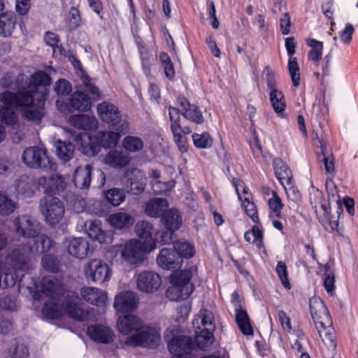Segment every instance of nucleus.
Here are the masks:
<instances>
[{"instance_id":"f257e3e1","label":"nucleus","mask_w":358,"mask_h":358,"mask_svg":"<svg viewBox=\"0 0 358 358\" xmlns=\"http://www.w3.org/2000/svg\"><path fill=\"white\" fill-rule=\"evenodd\" d=\"M63 289L60 282L52 275L45 276L38 284H34V290L31 291L34 299H41L43 296L49 297L42 309L44 320L57 319L64 314L79 321L89 320L90 313L81 308L78 296L73 292L63 294Z\"/></svg>"},{"instance_id":"f03ea898","label":"nucleus","mask_w":358,"mask_h":358,"mask_svg":"<svg viewBox=\"0 0 358 358\" xmlns=\"http://www.w3.org/2000/svg\"><path fill=\"white\" fill-rule=\"evenodd\" d=\"M3 106L0 108V122L14 125L17 122L15 109L19 108L26 119L34 121L41 120L44 115L45 96L36 92L32 96H24L19 93L6 91L0 94Z\"/></svg>"},{"instance_id":"7ed1b4c3","label":"nucleus","mask_w":358,"mask_h":358,"mask_svg":"<svg viewBox=\"0 0 358 358\" xmlns=\"http://www.w3.org/2000/svg\"><path fill=\"white\" fill-rule=\"evenodd\" d=\"M38 185L43 189L45 194L40 201V212L48 224H58L63 218L65 210L63 203L55 195L64 191L66 185L65 178L58 174L48 178L43 176L38 178Z\"/></svg>"},{"instance_id":"20e7f679","label":"nucleus","mask_w":358,"mask_h":358,"mask_svg":"<svg viewBox=\"0 0 358 358\" xmlns=\"http://www.w3.org/2000/svg\"><path fill=\"white\" fill-rule=\"evenodd\" d=\"M117 327L122 334H131L124 341L128 346L155 348L160 341V329L156 325L143 326V320L134 315L120 316Z\"/></svg>"},{"instance_id":"39448f33","label":"nucleus","mask_w":358,"mask_h":358,"mask_svg":"<svg viewBox=\"0 0 358 358\" xmlns=\"http://www.w3.org/2000/svg\"><path fill=\"white\" fill-rule=\"evenodd\" d=\"M194 341L185 336L177 334V328H168L164 334V338L168 343V348L172 354L171 358H194L190 351L196 348L206 350L213 343L214 330L195 329Z\"/></svg>"},{"instance_id":"423d86ee","label":"nucleus","mask_w":358,"mask_h":358,"mask_svg":"<svg viewBox=\"0 0 358 358\" xmlns=\"http://www.w3.org/2000/svg\"><path fill=\"white\" fill-rule=\"evenodd\" d=\"M52 245V240L47 236H36L29 240L26 245L19 246L10 254L9 259L20 271H28L31 266V259L36 255L49 250Z\"/></svg>"},{"instance_id":"0eeeda50","label":"nucleus","mask_w":358,"mask_h":358,"mask_svg":"<svg viewBox=\"0 0 358 358\" xmlns=\"http://www.w3.org/2000/svg\"><path fill=\"white\" fill-rule=\"evenodd\" d=\"M115 131H99L95 136H91L87 133H82L71 138L79 145L80 150L87 156L97 155L101 146L111 148L115 146L120 138V134Z\"/></svg>"},{"instance_id":"6e6552de","label":"nucleus","mask_w":358,"mask_h":358,"mask_svg":"<svg viewBox=\"0 0 358 358\" xmlns=\"http://www.w3.org/2000/svg\"><path fill=\"white\" fill-rule=\"evenodd\" d=\"M196 272L197 268L194 266L174 272L170 277L173 286L167 290V297L171 301L187 299L194 291L190 280Z\"/></svg>"},{"instance_id":"1a4fd4ad","label":"nucleus","mask_w":358,"mask_h":358,"mask_svg":"<svg viewBox=\"0 0 358 358\" xmlns=\"http://www.w3.org/2000/svg\"><path fill=\"white\" fill-rule=\"evenodd\" d=\"M156 243L152 241H141L138 239H130L124 243L114 245L113 252H120L121 257L131 264L141 262L145 255L154 250Z\"/></svg>"},{"instance_id":"9d476101","label":"nucleus","mask_w":358,"mask_h":358,"mask_svg":"<svg viewBox=\"0 0 358 358\" xmlns=\"http://www.w3.org/2000/svg\"><path fill=\"white\" fill-rule=\"evenodd\" d=\"M310 311L315 328L322 340L325 338L333 341L332 322L327 307L323 301L318 297L310 299Z\"/></svg>"},{"instance_id":"9b49d317","label":"nucleus","mask_w":358,"mask_h":358,"mask_svg":"<svg viewBox=\"0 0 358 358\" xmlns=\"http://www.w3.org/2000/svg\"><path fill=\"white\" fill-rule=\"evenodd\" d=\"M266 77V86L268 90V96L273 110L279 117H283L286 109V101L282 91L277 88L275 76L269 68L264 71Z\"/></svg>"},{"instance_id":"f8f14e48","label":"nucleus","mask_w":358,"mask_h":358,"mask_svg":"<svg viewBox=\"0 0 358 358\" xmlns=\"http://www.w3.org/2000/svg\"><path fill=\"white\" fill-rule=\"evenodd\" d=\"M97 113L101 120L110 126H115L120 132H126L129 123L122 119L117 107L108 101H103L97 106Z\"/></svg>"},{"instance_id":"ddd939ff","label":"nucleus","mask_w":358,"mask_h":358,"mask_svg":"<svg viewBox=\"0 0 358 358\" xmlns=\"http://www.w3.org/2000/svg\"><path fill=\"white\" fill-rule=\"evenodd\" d=\"M83 271L87 280L99 284L109 281L112 275L108 264L99 259L89 261L85 265Z\"/></svg>"},{"instance_id":"4468645a","label":"nucleus","mask_w":358,"mask_h":358,"mask_svg":"<svg viewBox=\"0 0 358 358\" xmlns=\"http://www.w3.org/2000/svg\"><path fill=\"white\" fill-rule=\"evenodd\" d=\"M22 161L27 166L33 169H52L53 166L46 150L38 146L27 148L22 152Z\"/></svg>"},{"instance_id":"2eb2a0df","label":"nucleus","mask_w":358,"mask_h":358,"mask_svg":"<svg viewBox=\"0 0 358 358\" xmlns=\"http://www.w3.org/2000/svg\"><path fill=\"white\" fill-rule=\"evenodd\" d=\"M15 232L17 236L33 240L40 234L41 226L33 217L27 215L17 216L13 220Z\"/></svg>"},{"instance_id":"dca6fc26","label":"nucleus","mask_w":358,"mask_h":358,"mask_svg":"<svg viewBox=\"0 0 358 358\" xmlns=\"http://www.w3.org/2000/svg\"><path fill=\"white\" fill-rule=\"evenodd\" d=\"M162 222L167 231L162 236L161 242L162 244H169L173 239L174 231L178 230L182 225V217L177 209L171 208L162 217Z\"/></svg>"},{"instance_id":"f3484780","label":"nucleus","mask_w":358,"mask_h":358,"mask_svg":"<svg viewBox=\"0 0 358 358\" xmlns=\"http://www.w3.org/2000/svg\"><path fill=\"white\" fill-rule=\"evenodd\" d=\"M169 113L171 121V129L174 141L181 153L187 152L189 145L187 138L182 134V127L180 124V113L178 108L172 106L169 108Z\"/></svg>"},{"instance_id":"a211bd4d","label":"nucleus","mask_w":358,"mask_h":358,"mask_svg":"<svg viewBox=\"0 0 358 358\" xmlns=\"http://www.w3.org/2000/svg\"><path fill=\"white\" fill-rule=\"evenodd\" d=\"M162 283L161 277L154 271H142L136 277L137 289L143 293L156 292L160 287Z\"/></svg>"},{"instance_id":"6ab92c4d","label":"nucleus","mask_w":358,"mask_h":358,"mask_svg":"<svg viewBox=\"0 0 358 358\" xmlns=\"http://www.w3.org/2000/svg\"><path fill=\"white\" fill-rule=\"evenodd\" d=\"M138 302L139 299L136 293L131 291H123L115 296L113 307L117 313H127L135 310L138 307Z\"/></svg>"},{"instance_id":"aec40b11","label":"nucleus","mask_w":358,"mask_h":358,"mask_svg":"<svg viewBox=\"0 0 358 358\" xmlns=\"http://www.w3.org/2000/svg\"><path fill=\"white\" fill-rule=\"evenodd\" d=\"M50 82L51 78L49 74L44 71H38L31 76L27 89H22L18 93L23 94L24 96H32L36 92L43 93L45 101L47 94L45 88H42L41 90L40 87L49 85Z\"/></svg>"},{"instance_id":"412c9836","label":"nucleus","mask_w":358,"mask_h":358,"mask_svg":"<svg viewBox=\"0 0 358 358\" xmlns=\"http://www.w3.org/2000/svg\"><path fill=\"white\" fill-rule=\"evenodd\" d=\"M285 48L287 50L288 59V71L291 76L292 82L294 87H298L300 85L301 75L299 64L296 58L294 57L296 52V43L294 37H287L285 38Z\"/></svg>"},{"instance_id":"4be33fe9","label":"nucleus","mask_w":358,"mask_h":358,"mask_svg":"<svg viewBox=\"0 0 358 358\" xmlns=\"http://www.w3.org/2000/svg\"><path fill=\"white\" fill-rule=\"evenodd\" d=\"M9 257L10 255L6 257L3 268L0 265V287H12L17 280H21L24 275L23 271H20Z\"/></svg>"},{"instance_id":"5701e85b","label":"nucleus","mask_w":358,"mask_h":358,"mask_svg":"<svg viewBox=\"0 0 358 358\" xmlns=\"http://www.w3.org/2000/svg\"><path fill=\"white\" fill-rule=\"evenodd\" d=\"M102 222L99 220L86 222L85 229L88 236L101 244L111 243L113 237L109 231L101 228Z\"/></svg>"},{"instance_id":"b1692460","label":"nucleus","mask_w":358,"mask_h":358,"mask_svg":"<svg viewBox=\"0 0 358 358\" xmlns=\"http://www.w3.org/2000/svg\"><path fill=\"white\" fill-rule=\"evenodd\" d=\"M87 334L96 343L108 344L114 339V333L111 329L103 324H92L87 327Z\"/></svg>"},{"instance_id":"393cba45","label":"nucleus","mask_w":358,"mask_h":358,"mask_svg":"<svg viewBox=\"0 0 358 358\" xmlns=\"http://www.w3.org/2000/svg\"><path fill=\"white\" fill-rule=\"evenodd\" d=\"M80 295L87 303L97 307H104L108 299L105 291L94 287H83L80 289Z\"/></svg>"},{"instance_id":"a878e982","label":"nucleus","mask_w":358,"mask_h":358,"mask_svg":"<svg viewBox=\"0 0 358 358\" xmlns=\"http://www.w3.org/2000/svg\"><path fill=\"white\" fill-rule=\"evenodd\" d=\"M158 265L164 269H173L180 266L182 260L179 255L171 248H163L161 250L157 258Z\"/></svg>"},{"instance_id":"bb28decb","label":"nucleus","mask_w":358,"mask_h":358,"mask_svg":"<svg viewBox=\"0 0 358 358\" xmlns=\"http://www.w3.org/2000/svg\"><path fill=\"white\" fill-rule=\"evenodd\" d=\"M178 103L182 108V114L185 118L196 124L203 123V117L202 113L196 105L189 103L188 100L184 96H179L178 98Z\"/></svg>"},{"instance_id":"cd10ccee","label":"nucleus","mask_w":358,"mask_h":358,"mask_svg":"<svg viewBox=\"0 0 358 358\" xmlns=\"http://www.w3.org/2000/svg\"><path fill=\"white\" fill-rule=\"evenodd\" d=\"M131 157L122 150H111L105 156L104 163L113 169H122L129 165Z\"/></svg>"},{"instance_id":"c85d7f7f","label":"nucleus","mask_w":358,"mask_h":358,"mask_svg":"<svg viewBox=\"0 0 358 358\" xmlns=\"http://www.w3.org/2000/svg\"><path fill=\"white\" fill-rule=\"evenodd\" d=\"M68 252L73 257L83 259L89 250L88 241L84 238H71L66 241Z\"/></svg>"},{"instance_id":"c756f323","label":"nucleus","mask_w":358,"mask_h":358,"mask_svg":"<svg viewBox=\"0 0 358 358\" xmlns=\"http://www.w3.org/2000/svg\"><path fill=\"white\" fill-rule=\"evenodd\" d=\"M69 124L75 128L82 130H95L99 122L95 117L88 115H73L69 118Z\"/></svg>"},{"instance_id":"7c9ffc66","label":"nucleus","mask_w":358,"mask_h":358,"mask_svg":"<svg viewBox=\"0 0 358 358\" xmlns=\"http://www.w3.org/2000/svg\"><path fill=\"white\" fill-rule=\"evenodd\" d=\"M169 206V202L166 199L154 198L145 203V213L150 217H162L168 210Z\"/></svg>"},{"instance_id":"2f4dec72","label":"nucleus","mask_w":358,"mask_h":358,"mask_svg":"<svg viewBox=\"0 0 358 358\" xmlns=\"http://www.w3.org/2000/svg\"><path fill=\"white\" fill-rule=\"evenodd\" d=\"M194 329L215 330V319L213 313L206 309H201L192 321Z\"/></svg>"},{"instance_id":"473e14b6","label":"nucleus","mask_w":358,"mask_h":358,"mask_svg":"<svg viewBox=\"0 0 358 358\" xmlns=\"http://www.w3.org/2000/svg\"><path fill=\"white\" fill-rule=\"evenodd\" d=\"M275 176L282 187L289 185L292 180V173L287 165L280 158H276L273 162Z\"/></svg>"},{"instance_id":"72a5a7b5","label":"nucleus","mask_w":358,"mask_h":358,"mask_svg":"<svg viewBox=\"0 0 358 358\" xmlns=\"http://www.w3.org/2000/svg\"><path fill=\"white\" fill-rule=\"evenodd\" d=\"M234 185L238 194V199L242 203V206L244 208L245 213L254 221L258 222L259 217L257 215V210L255 204L252 201L247 198L243 199L242 194L240 193V187L243 186V181L240 180H234Z\"/></svg>"},{"instance_id":"f704fd0d","label":"nucleus","mask_w":358,"mask_h":358,"mask_svg":"<svg viewBox=\"0 0 358 358\" xmlns=\"http://www.w3.org/2000/svg\"><path fill=\"white\" fill-rule=\"evenodd\" d=\"M107 221L111 227L117 229H122L131 226L134 223V218L129 213L117 212L110 215Z\"/></svg>"},{"instance_id":"c9c22d12","label":"nucleus","mask_w":358,"mask_h":358,"mask_svg":"<svg viewBox=\"0 0 358 358\" xmlns=\"http://www.w3.org/2000/svg\"><path fill=\"white\" fill-rule=\"evenodd\" d=\"M91 171L92 166L90 164L78 167L73 176L75 186L80 189L88 188L91 182Z\"/></svg>"},{"instance_id":"e433bc0d","label":"nucleus","mask_w":358,"mask_h":358,"mask_svg":"<svg viewBox=\"0 0 358 358\" xmlns=\"http://www.w3.org/2000/svg\"><path fill=\"white\" fill-rule=\"evenodd\" d=\"M79 203L85 207H82L81 209L75 210L79 213L81 211H86L87 213L94 215L99 217H103L106 213V209L105 204L99 200L91 199L86 202L84 199L79 201Z\"/></svg>"},{"instance_id":"4c0bfd02","label":"nucleus","mask_w":358,"mask_h":358,"mask_svg":"<svg viewBox=\"0 0 358 358\" xmlns=\"http://www.w3.org/2000/svg\"><path fill=\"white\" fill-rule=\"evenodd\" d=\"M16 15L12 12H5L0 15V35L10 36L16 24Z\"/></svg>"},{"instance_id":"58836bf2","label":"nucleus","mask_w":358,"mask_h":358,"mask_svg":"<svg viewBox=\"0 0 358 358\" xmlns=\"http://www.w3.org/2000/svg\"><path fill=\"white\" fill-rule=\"evenodd\" d=\"M70 104L71 107L79 111H87L92 107V102L85 93L77 91L70 97Z\"/></svg>"},{"instance_id":"ea45409f","label":"nucleus","mask_w":358,"mask_h":358,"mask_svg":"<svg viewBox=\"0 0 358 358\" xmlns=\"http://www.w3.org/2000/svg\"><path fill=\"white\" fill-rule=\"evenodd\" d=\"M6 358H29V352L26 345L19 343L16 341H12L4 353Z\"/></svg>"},{"instance_id":"a19ab883","label":"nucleus","mask_w":358,"mask_h":358,"mask_svg":"<svg viewBox=\"0 0 358 358\" xmlns=\"http://www.w3.org/2000/svg\"><path fill=\"white\" fill-rule=\"evenodd\" d=\"M15 187L17 194L29 197L34 193L33 180L29 176H21L15 181Z\"/></svg>"},{"instance_id":"79ce46f5","label":"nucleus","mask_w":358,"mask_h":358,"mask_svg":"<svg viewBox=\"0 0 358 358\" xmlns=\"http://www.w3.org/2000/svg\"><path fill=\"white\" fill-rule=\"evenodd\" d=\"M236 321L241 332L245 335L253 334L252 327L250 323V319L245 310L241 308L235 309Z\"/></svg>"},{"instance_id":"37998d69","label":"nucleus","mask_w":358,"mask_h":358,"mask_svg":"<svg viewBox=\"0 0 358 358\" xmlns=\"http://www.w3.org/2000/svg\"><path fill=\"white\" fill-rule=\"evenodd\" d=\"M131 173L134 176L130 182V192L134 194H139L142 193L145 187V176L140 170L134 169Z\"/></svg>"},{"instance_id":"c03bdc74","label":"nucleus","mask_w":358,"mask_h":358,"mask_svg":"<svg viewBox=\"0 0 358 358\" xmlns=\"http://www.w3.org/2000/svg\"><path fill=\"white\" fill-rule=\"evenodd\" d=\"M56 154L64 162L69 161L73 156L74 145L71 143L57 141L56 143Z\"/></svg>"},{"instance_id":"a18cd8bd","label":"nucleus","mask_w":358,"mask_h":358,"mask_svg":"<svg viewBox=\"0 0 358 358\" xmlns=\"http://www.w3.org/2000/svg\"><path fill=\"white\" fill-rule=\"evenodd\" d=\"M122 147L128 152H138L144 147L143 141L136 136H127L122 140Z\"/></svg>"},{"instance_id":"49530a36","label":"nucleus","mask_w":358,"mask_h":358,"mask_svg":"<svg viewBox=\"0 0 358 358\" xmlns=\"http://www.w3.org/2000/svg\"><path fill=\"white\" fill-rule=\"evenodd\" d=\"M153 226L148 221L138 222L136 225V233L139 238L144 240L143 241H152L156 243L155 240L152 238Z\"/></svg>"},{"instance_id":"de8ad7c7","label":"nucleus","mask_w":358,"mask_h":358,"mask_svg":"<svg viewBox=\"0 0 358 358\" xmlns=\"http://www.w3.org/2000/svg\"><path fill=\"white\" fill-rule=\"evenodd\" d=\"M125 192L119 188H112L104 192L106 201L113 206H119L125 199Z\"/></svg>"},{"instance_id":"09e8293b","label":"nucleus","mask_w":358,"mask_h":358,"mask_svg":"<svg viewBox=\"0 0 358 358\" xmlns=\"http://www.w3.org/2000/svg\"><path fill=\"white\" fill-rule=\"evenodd\" d=\"M173 250L176 254L179 255L180 258H190L195 254V249L192 244L187 241H178L173 243Z\"/></svg>"},{"instance_id":"8fccbe9b","label":"nucleus","mask_w":358,"mask_h":358,"mask_svg":"<svg viewBox=\"0 0 358 358\" xmlns=\"http://www.w3.org/2000/svg\"><path fill=\"white\" fill-rule=\"evenodd\" d=\"M245 241L255 244L257 248H263V234L258 225L252 227L251 231H246L244 234Z\"/></svg>"},{"instance_id":"3c124183","label":"nucleus","mask_w":358,"mask_h":358,"mask_svg":"<svg viewBox=\"0 0 358 358\" xmlns=\"http://www.w3.org/2000/svg\"><path fill=\"white\" fill-rule=\"evenodd\" d=\"M269 217H279L281 215L282 203L280 198L275 191H272V196L268 199Z\"/></svg>"},{"instance_id":"603ef678","label":"nucleus","mask_w":358,"mask_h":358,"mask_svg":"<svg viewBox=\"0 0 358 358\" xmlns=\"http://www.w3.org/2000/svg\"><path fill=\"white\" fill-rule=\"evenodd\" d=\"M194 145L199 149H207L212 146L213 141L207 132L202 134L194 133L192 136Z\"/></svg>"},{"instance_id":"864d4df0","label":"nucleus","mask_w":358,"mask_h":358,"mask_svg":"<svg viewBox=\"0 0 358 358\" xmlns=\"http://www.w3.org/2000/svg\"><path fill=\"white\" fill-rule=\"evenodd\" d=\"M44 41L48 45L52 48L54 55H64L65 50L59 45V39L55 33L47 31L44 36Z\"/></svg>"},{"instance_id":"5fc2aeb1","label":"nucleus","mask_w":358,"mask_h":358,"mask_svg":"<svg viewBox=\"0 0 358 358\" xmlns=\"http://www.w3.org/2000/svg\"><path fill=\"white\" fill-rule=\"evenodd\" d=\"M17 203L8 198L6 194L0 193V215H8L17 208Z\"/></svg>"},{"instance_id":"6e6d98bb","label":"nucleus","mask_w":358,"mask_h":358,"mask_svg":"<svg viewBox=\"0 0 358 358\" xmlns=\"http://www.w3.org/2000/svg\"><path fill=\"white\" fill-rule=\"evenodd\" d=\"M175 181L171 180L167 182L157 180L152 182L153 192L157 194H167L174 187Z\"/></svg>"},{"instance_id":"4d7b16f0","label":"nucleus","mask_w":358,"mask_h":358,"mask_svg":"<svg viewBox=\"0 0 358 358\" xmlns=\"http://www.w3.org/2000/svg\"><path fill=\"white\" fill-rule=\"evenodd\" d=\"M159 59L164 69L165 76L170 80H172L175 76V71L170 57L166 52H161Z\"/></svg>"},{"instance_id":"13d9d810","label":"nucleus","mask_w":358,"mask_h":358,"mask_svg":"<svg viewBox=\"0 0 358 358\" xmlns=\"http://www.w3.org/2000/svg\"><path fill=\"white\" fill-rule=\"evenodd\" d=\"M275 270L283 287L286 289H290L291 284L288 278V272L286 264L282 261L278 262Z\"/></svg>"},{"instance_id":"bf43d9fd","label":"nucleus","mask_w":358,"mask_h":358,"mask_svg":"<svg viewBox=\"0 0 358 358\" xmlns=\"http://www.w3.org/2000/svg\"><path fill=\"white\" fill-rule=\"evenodd\" d=\"M308 45L312 48V50L309 53V59L315 62H318L322 55V43L317 41L315 39H311L308 42Z\"/></svg>"},{"instance_id":"052dcab7","label":"nucleus","mask_w":358,"mask_h":358,"mask_svg":"<svg viewBox=\"0 0 358 358\" xmlns=\"http://www.w3.org/2000/svg\"><path fill=\"white\" fill-rule=\"evenodd\" d=\"M42 265L46 271L51 273H56L59 270V262L50 255H45L42 258Z\"/></svg>"},{"instance_id":"680f3d73","label":"nucleus","mask_w":358,"mask_h":358,"mask_svg":"<svg viewBox=\"0 0 358 358\" xmlns=\"http://www.w3.org/2000/svg\"><path fill=\"white\" fill-rule=\"evenodd\" d=\"M82 82L83 84V90L85 93L90 94L92 99H97L99 98V89L90 82L88 77H82Z\"/></svg>"},{"instance_id":"e2e57ef3","label":"nucleus","mask_w":358,"mask_h":358,"mask_svg":"<svg viewBox=\"0 0 358 358\" xmlns=\"http://www.w3.org/2000/svg\"><path fill=\"white\" fill-rule=\"evenodd\" d=\"M55 91L58 95H66L71 91V85L69 81L60 79L55 84Z\"/></svg>"},{"instance_id":"0e129e2a","label":"nucleus","mask_w":358,"mask_h":358,"mask_svg":"<svg viewBox=\"0 0 358 358\" xmlns=\"http://www.w3.org/2000/svg\"><path fill=\"white\" fill-rule=\"evenodd\" d=\"M278 317L283 330L287 333H290L292 331L290 317L282 310L278 311Z\"/></svg>"},{"instance_id":"69168bd1","label":"nucleus","mask_w":358,"mask_h":358,"mask_svg":"<svg viewBox=\"0 0 358 358\" xmlns=\"http://www.w3.org/2000/svg\"><path fill=\"white\" fill-rule=\"evenodd\" d=\"M280 29L282 35H287L290 33L291 17L288 13H285L280 18Z\"/></svg>"},{"instance_id":"338daca9","label":"nucleus","mask_w":358,"mask_h":358,"mask_svg":"<svg viewBox=\"0 0 358 358\" xmlns=\"http://www.w3.org/2000/svg\"><path fill=\"white\" fill-rule=\"evenodd\" d=\"M17 307L15 299L9 296H0V309L14 310Z\"/></svg>"},{"instance_id":"774afa93","label":"nucleus","mask_w":358,"mask_h":358,"mask_svg":"<svg viewBox=\"0 0 358 358\" xmlns=\"http://www.w3.org/2000/svg\"><path fill=\"white\" fill-rule=\"evenodd\" d=\"M324 286L326 291L332 295L335 289V278L332 273L327 272L324 274Z\"/></svg>"}]
</instances>
